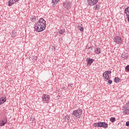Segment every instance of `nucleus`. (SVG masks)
Segmentation results:
<instances>
[{
  "instance_id": "nucleus-1",
  "label": "nucleus",
  "mask_w": 129,
  "mask_h": 129,
  "mask_svg": "<svg viewBox=\"0 0 129 129\" xmlns=\"http://www.w3.org/2000/svg\"><path fill=\"white\" fill-rule=\"evenodd\" d=\"M46 21L43 18H40L38 21L35 23L34 28L36 32H43L46 29Z\"/></svg>"
},
{
  "instance_id": "nucleus-2",
  "label": "nucleus",
  "mask_w": 129,
  "mask_h": 129,
  "mask_svg": "<svg viewBox=\"0 0 129 129\" xmlns=\"http://www.w3.org/2000/svg\"><path fill=\"white\" fill-rule=\"evenodd\" d=\"M83 110L81 109H78L73 111L72 114L74 117H77V118H80L81 117V114H82Z\"/></svg>"
},
{
  "instance_id": "nucleus-3",
  "label": "nucleus",
  "mask_w": 129,
  "mask_h": 129,
  "mask_svg": "<svg viewBox=\"0 0 129 129\" xmlns=\"http://www.w3.org/2000/svg\"><path fill=\"white\" fill-rule=\"evenodd\" d=\"M111 74V71H105L103 73V77L105 80H109L110 79V75Z\"/></svg>"
},
{
  "instance_id": "nucleus-4",
  "label": "nucleus",
  "mask_w": 129,
  "mask_h": 129,
  "mask_svg": "<svg viewBox=\"0 0 129 129\" xmlns=\"http://www.w3.org/2000/svg\"><path fill=\"white\" fill-rule=\"evenodd\" d=\"M42 99L43 103H49V100H50V95L48 94H43L42 97Z\"/></svg>"
},
{
  "instance_id": "nucleus-5",
  "label": "nucleus",
  "mask_w": 129,
  "mask_h": 129,
  "mask_svg": "<svg viewBox=\"0 0 129 129\" xmlns=\"http://www.w3.org/2000/svg\"><path fill=\"white\" fill-rule=\"evenodd\" d=\"M113 41L116 44H121L122 43V39L120 36H115L113 38Z\"/></svg>"
},
{
  "instance_id": "nucleus-6",
  "label": "nucleus",
  "mask_w": 129,
  "mask_h": 129,
  "mask_svg": "<svg viewBox=\"0 0 129 129\" xmlns=\"http://www.w3.org/2000/svg\"><path fill=\"white\" fill-rule=\"evenodd\" d=\"M123 114H129V101L125 104L124 109L123 111Z\"/></svg>"
},
{
  "instance_id": "nucleus-7",
  "label": "nucleus",
  "mask_w": 129,
  "mask_h": 129,
  "mask_svg": "<svg viewBox=\"0 0 129 129\" xmlns=\"http://www.w3.org/2000/svg\"><path fill=\"white\" fill-rule=\"evenodd\" d=\"M98 0H87L88 5L90 6H94L97 4Z\"/></svg>"
},
{
  "instance_id": "nucleus-8",
  "label": "nucleus",
  "mask_w": 129,
  "mask_h": 129,
  "mask_svg": "<svg viewBox=\"0 0 129 129\" xmlns=\"http://www.w3.org/2000/svg\"><path fill=\"white\" fill-rule=\"evenodd\" d=\"M63 7L65 8V9H67V10H69V9H71V7H72L71 5V4H70L69 2H64L63 3Z\"/></svg>"
},
{
  "instance_id": "nucleus-9",
  "label": "nucleus",
  "mask_w": 129,
  "mask_h": 129,
  "mask_svg": "<svg viewBox=\"0 0 129 129\" xmlns=\"http://www.w3.org/2000/svg\"><path fill=\"white\" fill-rule=\"evenodd\" d=\"M8 122V119L4 118L2 121H0V126H4V125L7 124Z\"/></svg>"
},
{
  "instance_id": "nucleus-10",
  "label": "nucleus",
  "mask_w": 129,
  "mask_h": 129,
  "mask_svg": "<svg viewBox=\"0 0 129 129\" xmlns=\"http://www.w3.org/2000/svg\"><path fill=\"white\" fill-rule=\"evenodd\" d=\"M94 61V59L92 58L90 59V58H87L86 59V62L88 66H91V64L93 63Z\"/></svg>"
},
{
  "instance_id": "nucleus-11",
  "label": "nucleus",
  "mask_w": 129,
  "mask_h": 129,
  "mask_svg": "<svg viewBox=\"0 0 129 129\" xmlns=\"http://www.w3.org/2000/svg\"><path fill=\"white\" fill-rule=\"evenodd\" d=\"M100 127H103V128H107L108 127V124L105 122H101Z\"/></svg>"
},
{
  "instance_id": "nucleus-12",
  "label": "nucleus",
  "mask_w": 129,
  "mask_h": 129,
  "mask_svg": "<svg viewBox=\"0 0 129 129\" xmlns=\"http://www.w3.org/2000/svg\"><path fill=\"white\" fill-rule=\"evenodd\" d=\"M94 53L99 55V54H101V48L99 47H97L94 49Z\"/></svg>"
},
{
  "instance_id": "nucleus-13",
  "label": "nucleus",
  "mask_w": 129,
  "mask_h": 129,
  "mask_svg": "<svg viewBox=\"0 0 129 129\" xmlns=\"http://www.w3.org/2000/svg\"><path fill=\"white\" fill-rule=\"evenodd\" d=\"M7 101V97H2L0 98V105H2L3 103H5Z\"/></svg>"
},
{
  "instance_id": "nucleus-14",
  "label": "nucleus",
  "mask_w": 129,
  "mask_h": 129,
  "mask_svg": "<svg viewBox=\"0 0 129 129\" xmlns=\"http://www.w3.org/2000/svg\"><path fill=\"white\" fill-rule=\"evenodd\" d=\"M124 14L126 16V17L129 16V7H127L124 9Z\"/></svg>"
},
{
  "instance_id": "nucleus-15",
  "label": "nucleus",
  "mask_w": 129,
  "mask_h": 129,
  "mask_svg": "<svg viewBox=\"0 0 129 129\" xmlns=\"http://www.w3.org/2000/svg\"><path fill=\"white\" fill-rule=\"evenodd\" d=\"M100 123H101V122L94 123V126H95V127H100V125H101Z\"/></svg>"
},
{
  "instance_id": "nucleus-16",
  "label": "nucleus",
  "mask_w": 129,
  "mask_h": 129,
  "mask_svg": "<svg viewBox=\"0 0 129 129\" xmlns=\"http://www.w3.org/2000/svg\"><path fill=\"white\" fill-rule=\"evenodd\" d=\"M94 9L95 11H98V10H100V6L99 5H96L94 7Z\"/></svg>"
},
{
  "instance_id": "nucleus-17",
  "label": "nucleus",
  "mask_w": 129,
  "mask_h": 129,
  "mask_svg": "<svg viewBox=\"0 0 129 129\" xmlns=\"http://www.w3.org/2000/svg\"><path fill=\"white\" fill-rule=\"evenodd\" d=\"M119 78L118 77H115L114 80V82L115 83H118L119 82Z\"/></svg>"
},
{
  "instance_id": "nucleus-18",
  "label": "nucleus",
  "mask_w": 129,
  "mask_h": 129,
  "mask_svg": "<svg viewBox=\"0 0 129 129\" xmlns=\"http://www.w3.org/2000/svg\"><path fill=\"white\" fill-rule=\"evenodd\" d=\"M14 3H15V1L14 0H10L9 1V7H11L12 5H14Z\"/></svg>"
},
{
  "instance_id": "nucleus-19",
  "label": "nucleus",
  "mask_w": 129,
  "mask_h": 129,
  "mask_svg": "<svg viewBox=\"0 0 129 129\" xmlns=\"http://www.w3.org/2000/svg\"><path fill=\"white\" fill-rule=\"evenodd\" d=\"M31 22H35L36 21V16H32L30 18Z\"/></svg>"
},
{
  "instance_id": "nucleus-20",
  "label": "nucleus",
  "mask_w": 129,
  "mask_h": 129,
  "mask_svg": "<svg viewBox=\"0 0 129 129\" xmlns=\"http://www.w3.org/2000/svg\"><path fill=\"white\" fill-rule=\"evenodd\" d=\"M60 0H52V4H53L54 6H56V4L58 2H59Z\"/></svg>"
},
{
  "instance_id": "nucleus-21",
  "label": "nucleus",
  "mask_w": 129,
  "mask_h": 129,
  "mask_svg": "<svg viewBox=\"0 0 129 129\" xmlns=\"http://www.w3.org/2000/svg\"><path fill=\"white\" fill-rule=\"evenodd\" d=\"M115 120H116V119L113 117H112L110 118V121L111 122H114Z\"/></svg>"
},
{
  "instance_id": "nucleus-22",
  "label": "nucleus",
  "mask_w": 129,
  "mask_h": 129,
  "mask_svg": "<svg viewBox=\"0 0 129 129\" xmlns=\"http://www.w3.org/2000/svg\"><path fill=\"white\" fill-rule=\"evenodd\" d=\"M122 58L123 59H127L128 58V55L126 54H125L124 55L122 56Z\"/></svg>"
},
{
  "instance_id": "nucleus-23",
  "label": "nucleus",
  "mask_w": 129,
  "mask_h": 129,
  "mask_svg": "<svg viewBox=\"0 0 129 129\" xmlns=\"http://www.w3.org/2000/svg\"><path fill=\"white\" fill-rule=\"evenodd\" d=\"M125 70L126 71V72H129V65H127L126 67L125 68Z\"/></svg>"
},
{
  "instance_id": "nucleus-24",
  "label": "nucleus",
  "mask_w": 129,
  "mask_h": 129,
  "mask_svg": "<svg viewBox=\"0 0 129 129\" xmlns=\"http://www.w3.org/2000/svg\"><path fill=\"white\" fill-rule=\"evenodd\" d=\"M59 34H60V35H62V34H64V30L61 29L59 31Z\"/></svg>"
},
{
  "instance_id": "nucleus-25",
  "label": "nucleus",
  "mask_w": 129,
  "mask_h": 129,
  "mask_svg": "<svg viewBox=\"0 0 129 129\" xmlns=\"http://www.w3.org/2000/svg\"><path fill=\"white\" fill-rule=\"evenodd\" d=\"M79 29L81 32H83V31H84V28H83V27H79Z\"/></svg>"
},
{
  "instance_id": "nucleus-26",
  "label": "nucleus",
  "mask_w": 129,
  "mask_h": 129,
  "mask_svg": "<svg viewBox=\"0 0 129 129\" xmlns=\"http://www.w3.org/2000/svg\"><path fill=\"white\" fill-rule=\"evenodd\" d=\"M64 120H66V121H69V118L67 116H65L64 117Z\"/></svg>"
},
{
  "instance_id": "nucleus-27",
  "label": "nucleus",
  "mask_w": 129,
  "mask_h": 129,
  "mask_svg": "<svg viewBox=\"0 0 129 129\" xmlns=\"http://www.w3.org/2000/svg\"><path fill=\"white\" fill-rule=\"evenodd\" d=\"M112 83V81L111 80H109L108 81V84L110 85V84H111Z\"/></svg>"
},
{
  "instance_id": "nucleus-28",
  "label": "nucleus",
  "mask_w": 129,
  "mask_h": 129,
  "mask_svg": "<svg viewBox=\"0 0 129 129\" xmlns=\"http://www.w3.org/2000/svg\"><path fill=\"white\" fill-rule=\"evenodd\" d=\"M125 125H126V126H129V121L126 122Z\"/></svg>"
},
{
  "instance_id": "nucleus-29",
  "label": "nucleus",
  "mask_w": 129,
  "mask_h": 129,
  "mask_svg": "<svg viewBox=\"0 0 129 129\" xmlns=\"http://www.w3.org/2000/svg\"><path fill=\"white\" fill-rule=\"evenodd\" d=\"M58 41H59V42H62V41H63V39L62 38L60 37L58 39Z\"/></svg>"
},
{
  "instance_id": "nucleus-30",
  "label": "nucleus",
  "mask_w": 129,
  "mask_h": 129,
  "mask_svg": "<svg viewBox=\"0 0 129 129\" xmlns=\"http://www.w3.org/2000/svg\"><path fill=\"white\" fill-rule=\"evenodd\" d=\"M72 86H73V84H69V85H68V87H72Z\"/></svg>"
},
{
  "instance_id": "nucleus-31",
  "label": "nucleus",
  "mask_w": 129,
  "mask_h": 129,
  "mask_svg": "<svg viewBox=\"0 0 129 129\" xmlns=\"http://www.w3.org/2000/svg\"><path fill=\"white\" fill-rule=\"evenodd\" d=\"M33 59L36 60H37V59H38V57H37V56H34V57H33Z\"/></svg>"
},
{
  "instance_id": "nucleus-32",
  "label": "nucleus",
  "mask_w": 129,
  "mask_h": 129,
  "mask_svg": "<svg viewBox=\"0 0 129 129\" xmlns=\"http://www.w3.org/2000/svg\"><path fill=\"white\" fill-rule=\"evenodd\" d=\"M14 1V3H18V2H19L20 0H13Z\"/></svg>"
},
{
  "instance_id": "nucleus-33",
  "label": "nucleus",
  "mask_w": 129,
  "mask_h": 129,
  "mask_svg": "<svg viewBox=\"0 0 129 129\" xmlns=\"http://www.w3.org/2000/svg\"><path fill=\"white\" fill-rule=\"evenodd\" d=\"M15 36H16V34H14L13 35V36L15 37Z\"/></svg>"
}]
</instances>
